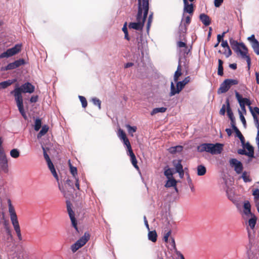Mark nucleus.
I'll return each mask as SVG.
<instances>
[{"mask_svg": "<svg viewBox=\"0 0 259 259\" xmlns=\"http://www.w3.org/2000/svg\"><path fill=\"white\" fill-rule=\"evenodd\" d=\"M142 37L141 36L139 38H137V41H138V47L139 49L142 47Z\"/></svg>", "mask_w": 259, "mask_h": 259, "instance_id": "62", "label": "nucleus"}, {"mask_svg": "<svg viewBox=\"0 0 259 259\" xmlns=\"http://www.w3.org/2000/svg\"><path fill=\"white\" fill-rule=\"evenodd\" d=\"M235 133H236V136L240 140L242 145H244L245 144V138L239 130L237 127H235V129L233 130Z\"/></svg>", "mask_w": 259, "mask_h": 259, "instance_id": "33", "label": "nucleus"}, {"mask_svg": "<svg viewBox=\"0 0 259 259\" xmlns=\"http://www.w3.org/2000/svg\"><path fill=\"white\" fill-rule=\"evenodd\" d=\"M239 81L237 79H226L221 84L219 89V93H225L227 92L233 85L238 84Z\"/></svg>", "mask_w": 259, "mask_h": 259, "instance_id": "8", "label": "nucleus"}, {"mask_svg": "<svg viewBox=\"0 0 259 259\" xmlns=\"http://www.w3.org/2000/svg\"><path fill=\"white\" fill-rule=\"evenodd\" d=\"M184 3V13H188L191 16L193 14L194 9V5L193 4H189L188 0H183ZM195 0H189L190 2H193Z\"/></svg>", "mask_w": 259, "mask_h": 259, "instance_id": "16", "label": "nucleus"}, {"mask_svg": "<svg viewBox=\"0 0 259 259\" xmlns=\"http://www.w3.org/2000/svg\"><path fill=\"white\" fill-rule=\"evenodd\" d=\"M79 99L81 103L82 107L85 108L88 105V102L85 98L82 96H79Z\"/></svg>", "mask_w": 259, "mask_h": 259, "instance_id": "47", "label": "nucleus"}, {"mask_svg": "<svg viewBox=\"0 0 259 259\" xmlns=\"http://www.w3.org/2000/svg\"><path fill=\"white\" fill-rule=\"evenodd\" d=\"M47 162L48 166L50 170H51L52 175L58 180V177L57 174L56 172V171L55 170V168L54 167V164L52 163V162L51 161V160L47 161Z\"/></svg>", "mask_w": 259, "mask_h": 259, "instance_id": "27", "label": "nucleus"}, {"mask_svg": "<svg viewBox=\"0 0 259 259\" xmlns=\"http://www.w3.org/2000/svg\"><path fill=\"white\" fill-rule=\"evenodd\" d=\"M230 44L232 49L237 54L239 53L243 58H245L247 63L248 69L250 68L251 60L249 56L247 55L248 49L243 43H239L232 38H230Z\"/></svg>", "mask_w": 259, "mask_h": 259, "instance_id": "2", "label": "nucleus"}, {"mask_svg": "<svg viewBox=\"0 0 259 259\" xmlns=\"http://www.w3.org/2000/svg\"><path fill=\"white\" fill-rule=\"evenodd\" d=\"M191 15L187 16L185 19L182 18L181 23L179 26V30L181 33H186L187 30V26L191 22Z\"/></svg>", "mask_w": 259, "mask_h": 259, "instance_id": "14", "label": "nucleus"}, {"mask_svg": "<svg viewBox=\"0 0 259 259\" xmlns=\"http://www.w3.org/2000/svg\"><path fill=\"white\" fill-rule=\"evenodd\" d=\"M34 91V87L31 83L27 82L20 87H16L14 90L11 92V94L14 96L22 98V93H32Z\"/></svg>", "mask_w": 259, "mask_h": 259, "instance_id": "4", "label": "nucleus"}, {"mask_svg": "<svg viewBox=\"0 0 259 259\" xmlns=\"http://www.w3.org/2000/svg\"><path fill=\"white\" fill-rule=\"evenodd\" d=\"M191 79L190 76H188L186 77L182 81H177L176 89L174 83L171 82L170 84V96H172L176 94H179L184 88L185 86L190 82Z\"/></svg>", "mask_w": 259, "mask_h": 259, "instance_id": "5", "label": "nucleus"}, {"mask_svg": "<svg viewBox=\"0 0 259 259\" xmlns=\"http://www.w3.org/2000/svg\"><path fill=\"white\" fill-rule=\"evenodd\" d=\"M206 171V168L202 165H199L197 166V175L200 176H203Z\"/></svg>", "mask_w": 259, "mask_h": 259, "instance_id": "36", "label": "nucleus"}, {"mask_svg": "<svg viewBox=\"0 0 259 259\" xmlns=\"http://www.w3.org/2000/svg\"><path fill=\"white\" fill-rule=\"evenodd\" d=\"M184 52V55H188L190 52V49L188 48L187 46L185 48H184L183 50L182 51Z\"/></svg>", "mask_w": 259, "mask_h": 259, "instance_id": "64", "label": "nucleus"}, {"mask_svg": "<svg viewBox=\"0 0 259 259\" xmlns=\"http://www.w3.org/2000/svg\"><path fill=\"white\" fill-rule=\"evenodd\" d=\"M177 184V181L174 178H170L169 179H168L167 181L165 187L167 188H169L171 187H175L176 186Z\"/></svg>", "mask_w": 259, "mask_h": 259, "instance_id": "34", "label": "nucleus"}, {"mask_svg": "<svg viewBox=\"0 0 259 259\" xmlns=\"http://www.w3.org/2000/svg\"><path fill=\"white\" fill-rule=\"evenodd\" d=\"M8 159L3 149L0 148V167L5 173L9 171Z\"/></svg>", "mask_w": 259, "mask_h": 259, "instance_id": "10", "label": "nucleus"}, {"mask_svg": "<svg viewBox=\"0 0 259 259\" xmlns=\"http://www.w3.org/2000/svg\"><path fill=\"white\" fill-rule=\"evenodd\" d=\"M49 127L47 125H45L42 126L41 130L39 131L38 134H37V138H40L42 136H44L48 131Z\"/></svg>", "mask_w": 259, "mask_h": 259, "instance_id": "35", "label": "nucleus"}, {"mask_svg": "<svg viewBox=\"0 0 259 259\" xmlns=\"http://www.w3.org/2000/svg\"><path fill=\"white\" fill-rule=\"evenodd\" d=\"M38 100V96H33L31 97L30 99V101L31 103H35Z\"/></svg>", "mask_w": 259, "mask_h": 259, "instance_id": "63", "label": "nucleus"}, {"mask_svg": "<svg viewBox=\"0 0 259 259\" xmlns=\"http://www.w3.org/2000/svg\"><path fill=\"white\" fill-rule=\"evenodd\" d=\"M148 239L153 242L157 241V235L155 230L149 231L148 234Z\"/></svg>", "mask_w": 259, "mask_h": 259, "instance_id": "30", "label": "nucleus"}, {"mask_svg": "<svg viewBox=\"0 0 259 259\" xmlns=\"http://www.w3.org/2000/svg\"><path fill=\"white\" fill-rule=\"evenodd\" d=\"M10 155L14 158H17L20 156V152L17 149H13L10 151Z\"/></svg>", "mask_w": 259, "mask_h": 259, "instance_id": "40", "label": "nucleus"}, {"mask_svg": "<svg viewBox=\"0 0 259 259\" xmlns=\"http://www.w3.org/2000/svg\"><path fill=\"white\" fill-rule=\"evenodd\" d=\"M240 118L241 121H242L244 126L245 127L246 126V122L245 117H244L243 115L242 114V113L240 110H238Z\"/></svg>", "mask_w": 259, "mask_h": 259, "instance_id": "51", "label": "nucleus"}, {"mask_svg": "<svg viewBox=\"0 0 259 259\" xmlns=\"http://www.w3.org/2000/svg\"><path fill=\"white\" fill-rule=\"evenodd\" d=\"M118 136L120 138V139L122 140L127 138L125 133L121 129L119 130Z\"/></svg>", "mask_w": 259, "mask_h": 259, "instance_id": "50", "label": "nucleus"}, {"mask_svg": "<svg viewBox=\"0 0 259 259\" xmlns=\"http://www.w3.org/2000/svg\"><path fill=\"white\" fill-rule=\"evenodd\" d=\"M21 49L22 45L17 44L13 48L9 49L6 52L1 54L0 59L12 57L19 53L21 51Z\"/></svg>", "mask_w": 259, "mask_h": 259, "instance_id": "7", "label": "nucleus"}, {"mask_svg": "<svg viewBox=\"0 0 259 259\" xmlns=\"http://www.w3.org/2000/svg\"><path fill=\"white\" fill-rule=\"evenodd\" d=\"M153 19V13H151L148 19V22H147V29H148L151 25V23Z\"/></svg>", "mask_w": 259, "mask_h": 259, "instance_id": "53", "label": "nucleus"}, {"mask_svg": "<svg viewBox=\"0 0 259 259\" xmlns=\"http://www.w3.org/2000/svg\"><path fill=\"white\" fill-rule=\"evenodd\" d=\"M41 126V120L39 118H37L35 121L34 130L36 131H39Z\"/></svg>", "mask_w": 259, "mask_h": 259, "instance_id": "44", "label": "nucleus"}, {"mask_svg": "<svg viewBox=\"0 0 259 259\" xmlns=\"http://www.w3.org/2000/svg\"><path fill=\"white\" fill-rule=\"evenodd\" d=\"M199 18L205 26H208L211 23L209 17L205 14H201L199 16Z\"/></svg>", "mask_w": 259, "mask_h": 259, "instance_id": "21", "label": "nucleus"}, {"mask_svg": "<svg viewBox=\"0 0 259 259\" xmlns=\"http://www.w3.org/2000/svg\"><path fill=\"white\" fill-rule=\"evenodd\" d=\"M244 213L245 215H251L252 214L251 212V205L249 201L246 200L244 202L243 204Z\"/></svg>", "mask_w": 259, "mask_h": 259, "instance_id": "22", "label": "nucleus"}, {"mask_svg": "<svg viewBox=\"0 0 259 259\" xmlns=\"http://www.w3.org/2000/svg\"><path fill=\"white\" fill-rule=\"evenodd\" d=\"M223 3V0H214V5L215 7H219Z\"/></svg>", "mask_w": 259, "mask_h": 259, "instance_id": "56", "label": "nucleus"}, {"mask_svg": "<svg viewBox=\"0 0 259 259\" xmlns=\"http://www.w3.org/2000/svg\"><path fill=\"white\" fill-rule=\"evenodd\" d=\"M244 145H245V148L248 150V152H247V156L251 158L254 157L253 147L250 145L249 143H247L245 145L244 144Z\"/></svg>", "mask_w": 259, "mask_h": 259, "instance_id": "26", "label": "nucleus"}, {"mask_svg": "<svg viewBox=\"0 0 259 259\" xmlns=\"http://www.w3.org/2000/svg\"><path fill=\"white\" fill-rule=\"evenodd\" d=\"M125 126H126V128L127 130V131H128V133L130 134H131L132 136H133V134L134 133H135L136 132V131H137V129L136 126H132L130 124H126L125 125Z\"/></svg>", "mask_w": 259, "mask_h": 259, "instance_id": "42", "label": "nucleus"}, {"mask_svg": "<svg viewBox=\"0 0 259 259\" xmlns=\"http://www.w3.org/2000/svg\"><path fill=\"white\" fill-rule=\"evenodd\" d=\"M128 155L131 157V161L133 166L137 169H139V166L137 164V160L135 154L133 151L128 152Z\"/></svg>", "mask_w": 259, "mask_h": 259, "instance_id": "25", "label": "nucleus"}, {"mask_svg": "<svg viewBox=\"0 0 259 259\" xmlns=\"http://www.w3.org/2000/svg\"><path fill=\"white\" fill-rule=\"evenodd\" d=\"M223 147V145L220 143H203L197 147V150L200 152L206 151L211 154H219L222 152Z\"/></svg>", "mask_w": 259, "mask_h": 259, "instance_id": "3", "label": "nucleus"}, {"mask_svg": "<svg viewBox=\"0 0 259 259\" xmlns=\"http://www.w3.org/2000/svg\"><path fill=\"white\" fill-rule=\"evenodd\" d=\"M182 69H181V65L180 63H179V65L178 66L177 69L175 72L174 76V80L175 82H177L179 77L182 75Z\"/></svg>", "mask_w": 259, "mask_h": 259, "instance_id": "28", "label": "nucleus"}, {"mask_svg": "<svg viewBox=\"0 0 259 259\" xmlns=\"http://www.w3.org/2000/svg\"><path fill=\"white\" fill-rule=\"evenodd\" d=\"M250 112L253 116L254 123L256 127L258 129L259 128V121L256 114L259 115V108L255 107L252 108L251 107H249Z\"/></svg>", "mask_w": 259, "mask_h": 259, "instance_id": "18", "label": "nucleus"}, {"mask_svg": "<svg viewBox=\"0 0 259 259\" xmlns=\"http://www.w3.org/2000/svg\"><path fill=\"white\" fill-rule=\"evenodd\" d=\"M238 153L240 155H247V152L244 149H240L238 150Z\"/></svg>", "mask_w": 259, "mask_h": 259, "instance_id": "61", "label": "nucleus"}, {"mask_svg": "<svg viewBox=\"0 0 259 259\" xmlns=\"http://www.w3.org/2000/svg\"><path fill=\"white\" fill-rule=\"evenodd\" d=\"M181 162V160H178L177 162H176V161H174L173 162L177 172H178L181 176L184 175V170Z\"/></svg>", "mask_w": 259, "mask_h": 259, "instance_id": "19", "label": "nucleus"}, {"mask_svg": "<svg viewBox=\"0 0 259 259\" xmlns=\"http://www.w3.org/2000/svg\"><path fill=\"white\" fill-rule=\"evenodd\" d=\"M70 172L74 178L77 177V170L76 167L73 166L71 164L70 165Z\"/></svg>", "mask_w": 259, "mask_h": 259, "instance_id": "45", "label": "nucleus"}, {"mask_svg": "<svg viewBox=\"0 0 259 259\" xmlns=\"http://www.w3.org/2000/svg\"><path fill=\"white\" fill-rule=\"evenodd\" d=\"M238 102L239 103L241 110L246 113L245 105H244V104L242 102H241L240 99H238Z\"/></svg>", "mask_w": 259, "mask_h": 259, "instance_id": "57", "label": "nucleus"}, {"mask_svg": "<svg viewBox=\"0 0 259 259\" xmlns=\"http://www.w3.org/2000/svg\"><path fill=\"white\" fill-rule=\"evenodd\" d=\"M90 238V234L88 232H85L80 239L71 246V249L72 252H75L77 250L84 246L89 240Z\"/></svg>", "mask_w": 259, "mask_h": 259, "instance_id": "6", "label": "nucleus"}, {"mask_svg": "<svg viewBox=\"0 0 259 259\" xmlns=\"http://www.w3.org/2000/svg\"><path fill=\"white\" fill-rule=\"evenodd\" d=\"M177 46L179 48H185L187 45L185 42L180 41L178 42Z\"/></svg>", "mask_w": 259, "mask_h": 259, "instance_id": "60", "label": "nucleus"}, {"mask_svg": "<svg viewBox=\"0 0 259 259\" xmlns=\"http://www.w3.org/2000/svg\"><path fill=\"white\" fill-rule=\"evenodd\" d=\"M241 177L243 179L244 182L245 183L250 182L252 181L251 179L250 178L249 175H248L246 171H244L242 173Z\"/></svg>", "mask_w": 259, "mask_h": 259, "instance_id": "41", "label": "nucleus"}, {"mask_svg": "<svg viewBox=\"0 0 259 259\" xmlns=\"http://www.w3.org/2000/svg\"><path fill=\"white\" fill-rule=\"evenodd\" d=\"M65 186V187H67V186L70 187V191H66L63 188H61L60 186H59V189L63 194L65 197L69 198L72 195L73 191L74 190L73 183L72 181L68 179L66 181Z\"/></svg>", "mask_w": 259, "mask_h": 259, "instance_id": "11", "label": "nucleus"}, {"mask_svg": "<svg viewBox=\"0 0 259 259\" xmlns=\"http://www.w3.org/2000/svg\"><path fill=\"white\" fill-rule=\"evenodd\" d=\"M164 174V175L166 177V178L168 179H169L170 178H172L171 177L172 176V173L170 168H167V169L165 170Z\"/></svg>", "mask_w": 259, "mask_h": 259, "instance_id": "49", "label": "nucleus"}, {"mask_svg": "<svg viewBox=\"0 0 259 259\" xmlns=\"http://www.w3.org/2000/svg\"><path fill=\"white\" fill-rule=\"evenodd\" d=\"M14 97L20 113L24 117V118L26 119L27 118V116L24 109L23 98H21L18 96Z\"/></svg>", "mask_w": 259, "mask_h": 259, "instance_id": "15", "label": "nucleus"}, {"mask_svg": "<svg viewBox=\"0 0 259 259\" xmlns=\"http://www.w3.org/2000/svg\"><path fill=\"white\" fill-rule=\"evenodd\" d=\"M221 46L224 48L228 49L230 48L227 40H222L221 43Z\"/></svg>", "mask_w": 259, "mask_h": 259, "instance_id": "58", "label": "nucleus"}, {"mask_svg": "<svg viewBox=\"0 0 259 259\" xmlns=\"http://www.w3.org/2000/svg\"><path fill=\"white\" fill-rule=\"evenodd\" d=\"M67 212L70 219L72 226L76 231L78 232L77 228V222L75 218V213L72 209V204L69 200L66 201Z\"/></svg>", "mask_w": 259, "mask_h": 259, "instance_id": "9", "label": "nucleus"}, {"mask_svg": "<svg viewBox=\"0 0 259 259\" xmlns=\"http://www.w3.org/2000/svg\"><path fill=\"white\" fill-rule=\"evenodd\" d=\"M252 48L253 49L254 52L256 54V55H259V42L257 40L256 41H254L251 43Z\"/></svg>", "mask_w": 259, "mask_h": 259, "instance_id": "39", "label": "nucleus"}, {"mask_svg": "<svg viewBox=\"0 0 259 259\" xmlns=\"http://www.w3.org/2000/svg\"><path fill=\"white\" fill-rule=\"evenodd\" d=\"M252 195L254 196V200H259V189H256L253 191Z\"/></svg>", "mask_w": 259, "mask_h": 259, "instance_id": "52", "label": "nucleus"}, {"mask_svg": "<svg viewBox=\"0 0 259 259\" xmlns=\"http://www.w3.org/2000/svg\"><path fill=\"white\" fill-rule=\"evenodd\" d=\"M229 163L231 167H234V170L237 174H240L243 170L242 163L235 158H232L230 160Z\"/></svg>", "mask_w": 259, "mask_h": 259, "instance_id": "13", "label": "nucleus"}, {"mask_svg": "<svg viewBox=\"0 0 259 259\" xmlns=\"http://www.w3.org/2000/svg\"><path fill=\"white\" fill-rule=\"evenodd\" d=\"M8 207H9V212L10 213L11 221L12 222L18 221L17 216L15 212V208L12 204L10 199L8 201Z\"/></svg>", "mask_w": 259, "mask_h": 259, "instance_id": "17", "label": "nucleus"}, {"mask_svg": "<svg viewBox=\"0 0 259 259\" xmlns=\"http://www.w3.org/2000/svg\"><path fill=\"white\" fill-rule=\"evenodd\" d=\"M171 233V231L170 230H168L167 231L165 230L164 231L163 239L164 242H168V238H169V236L170 235Z\"/></svg>", "mask_w": 259, "mask_h": 259, "instance_id": "46", "label": "nucleus"}, {"mask_svg": "<svg viewBox=\"0 0 259 259\" xmlns=\"http://www.w3.org/2000/svg\"><path fill=\"white\" fill-rule=\"evenodd\" d=\"M92 102L95 105H96L98 107L99 109H100L101 108V101L96 98H94L92 99Z\"/></svg>", "mask_w": 259, "mask_h": 259, "instance_id": "48", "label": "nucleus"}, {"mask_svg": "<svg viewBox=\"0 0 259 259\" xmlns=\"http://www.w3.org/2000/svg\"><path fill=\"white\" fill-rule=\"evenodd\" d=\"M122 141H123V142L124 144L127 147V152H129L131 151H133L132 148V146H131V143H130L128 138H126L125 139H123V140H122Z\"/></svg>", "mask_w": 259, "mask_h": 259, "instance_id": "43", "label": "nucleus"}, {"mask_svg": "<svg viewBox=\"0 0 259 259\" xmlns=\"http://www.w3.org/2000/svg\"><path fill=\"white\" fill-rule=\"evenodd\" d=\"M224 54L225 55L227 58L230 57L232 55V51L230 48L226 49Z\"/></svg>", "mask_w": 259, "mask_h": 259, "instance_id": "55", "label": "nucleus"}, {"mask_svg": "<svg viewBox=\"0 0 259 259\" xmlns=\"http://www.w3.org/2000/svg\"><path fill=\"white\" fill-rule=\"evenodd\" d=\"M226 112V106L223 105L220 110V114L222 115H224Z\"/></svg>", "mask_w": 259, "mask_h": 259, "instance_id": "59", "label": "nucleus"}, {"mask_svg": "<svg viewBox=\"0 0 259 259\" xmlns=\"http://www.w3.org/2000/svg\"><path fill=\"white\" fill-rule=\"evenodd\" d=\"M13 225L14 229L17 234L18 239L21 241L22 240V237L21 233V230L18 221L12 223Z\"/></svg>", "mask_w": 259, "mask_h": 259, "instance_id": "20", "label": "nucleus"}, {"mask_svg": "<svg viewBox=\"0 0 259 259\" xmlns=\"http://www.w3.org/2000/svg\"><path fill=\"white\" fill-rule=\"evenodd\" d=\"M183 149V147L182 146H176L175 147H170L168 150L171 154H176V153L181 152Z\"/></svg>", "mask_w": 259, "mask_h": 259, "instance_id": "29", "label": "nucleus"}, {"mask_svg": "<svg viewBox=\"0 0 259 259\" xmlns=\"http://www.w3.org/2000/svg\"><path fill=\"white\" fill-rule=\"evenodd\" d=\"M149 8L146 0H144L143 4H141L140 0H139L138 13L136 16L137 22L130 23L128 25L130 28L137 30H140L143 29L144 23L147 17Z\"/></svg>", "mask_w": 259, "mask_h": 259, "instance_id": "1", "label": "nucleus"}, {"mask_svg": "<svg viewBox=\"0 0 259 259\" xmlns=\"http://www.w3.org/2000/svg\"><path fill=\"white\" fill-rule=\"evenodd\" d=\"M235 96L237 99V100L238 101L239 99H240L241 102L243 103L244 104V105H247L250 107V105L251 104V102L249 100V99L247 98H243L242 96L237 92H235Z\"/></svg>", "mask_w": 259, "mask_h": 259, "instance_id": "23", "label": "nucleus"}, {"mask_svg": "<svg viewBox=\"0 0 259 259\" xmlns=\"http://www.w3.org/2000/svg\"><path fill=\"white\" fill-rule=\"evenodd\" d=\"M25 64L24 59H20L12 63L8 64L4 69V70H9L16 69Z\"/></svg>", "mask_w": 259, "mask_h": 259, "instance_id": "12", "label": "nucleus"}, {"mask_svg": "<svg viewBox=\"0 0 259 259\" xmlns=\"http://www.w3.org/2000/svg\"><path fill=\"white\" fill-rule=\"evenodd\" d=\"M42 149H43V153H44V158L46 159V161L47 162L48 161L51 160V159L50 158L49 156L47 154L46 150L44 147H42Z\"/></svg>", "mask_w": 259, "mask_h": 259, "instance_id": "54", "label": "nucleus"}, {"mask_svg": "<svg viewBox=\"0 0 259 259\" xmlns=\"http://www.w3.org/2000/svg\"><path fill=\"white\" fill-rule=\"evenodd\" d=\"M167 110V108L165 107H160V108H154L151 112V115H153L158 113H164Z\"/></svg>", "mask_w": 259, "mask_h": 259, "instance_id": "37", "label": "nucleus"}, {"mask_svg": "<svg viewBox=\"0 0 259 259\" xmlns=\"http://www.w3.org/2000/svg\"><path fill=\"white\" fill-rule=\"evenodd\" d=\"M16 81V79H9L6 81H4L0 82V89H6L14 82Z\"/></svg>", "mask_w": 259, "mask_h": 259, "instance_id": "24", "label": "nucleus"}, {"mask_svg": "<svg viewBox=\"0 0 259 259\" xmlns=\"http://www.w3.org/2000/svg\"><path fill=\"white\" fill-rule=\"evenodd\" d=\"M250 215L251 218L248 220V225L251 229H253L256 223L257 218L254 214Z\"/></svg>", "mask_w": 259, "mask_h": 259, "instance_id": "31", "label": "nucleus"}, {"mask_svg": "<svg viewBox=\"0 0 259 259\" xmlns=\"http://www.w3.org/2000/svg\"><path fill=\"white\" fill-rule=\"evenodd\" d=\"M218 63H219V65H218V74L220 76H223V74H224V72H223V61L221 60V59H219L218 60Z\"/></svg>", "mask_w": 259, "mask_h": 259, "instance_id": "38", "label": "nucleus"}, {"mask_svg": "<svg viewBox=\"0 0 259 259\" xmlns=\"http://www.w3.org/2000/svg\"><path fill=\"white\" fill-rule=\"evenodd\" d=\"M226 102V105H227L226 111H227V115L230 119L234 118V117L233 115V112L231 109L229 100L228 99H227Z\"/></svg>", "mask_w": 259, "mask_h": 259, "instance_id": "32", "label": "nucleus"}]
</instances>
